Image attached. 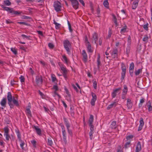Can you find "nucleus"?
Wrapping results in <instances>:
<instances>
[{"label": "nucleus", "mask_w": 152, "mask_h": 152, "mask_svg": "<svg viewBox=\"0 0 152 152\" xmlns=\"http://www.w3.org/2000/svg\"><path fill=\"white\" fill-rule=\"evenodd\" d=\"M91 96L92 98L91 100V104L92 106H94L95 105V103L97 99V96L94 93L92 92L91 93Z\"/></svg>", "instance_id": "0eeeda50"}, {"label": "nucleus", "mask_w": 152, "mask_h": 152, "mask_svg": "<svg viewBox=\"0 0 152 152\" xmlns=\"http://www.w3.org/2000/svg\"><path fill=\"white\" fill-rule=\"evenodd\" d=\"M4 4L5 6L10 5V0H6L4 1Z\"/></svg>", "instance_id": "c03bdc74"}, {"label": "nucleus", "mask_w": 152, "mask_h": 152, "mask_svg": "<svg viewBox=\"0 0 152 152\" xmlns=\"http://www.w3.org/2000/svg\"><path fill=\"white\" fill-rule=\"evenodd\" d=\"M25 11H17L14 10L12 8H10V13L12 14L13 15H20V14H25Z\"/></svg>", "instance_id": "39448f33"}, {"label": "nucleus", "mask_w": 152, "mask_h": 152, "mask_svg": "<svg viewBox=\"0 0 152 152\" xmlns=\"http://www.w3.org/2000/svg\"><path fill=\"white\" fill-rule=\"evenodd\" d=\"M82 54L83 57V60L84 63H86L88 60V56L85 50L82 51Z\"/></svg>", "instance_id": "9d476101"}, {"label": "nucleus", "mask_w": 152, "mask_h": 152, "mask_svg": "<svg viewBox=\"0 0 152 152\" xmlns=\"http://www.w3.org/2000/svg\"><path fill=\"white\" fill-rule=\"evenodd\" d=\"M7 99L6 98H3L1 100L0 104L2 106L5 107L6 105V102Z\"/></svg>", "instance_id": "b1692460"}, {"label": "nucleus", "mask_w": 152, "mask_h": 152, "mask_svg": "<svg viewBox=\"0 0 152 152\" xmlns=\"http://www.w3.org/2000/svg\"><path fill=\"white\" fill-rule=\"evenodd\" d=\"M116 122L115 121H113L112 122L110 127L112 129H115L116 128Z\"/></svg>", "instance_id": "c756f323"}, {"label": "nucleus", "mask_w": 152, "mask_h": 152, "mask_svg": "<svg viewBox=\"0 0 152 152\" xmlns=\"http://www.w3.org/2000/svg\"><path fill=\"white\" fill-rule=\"evenodd\" d=\"M146 106L148 108L149 111H152V106L151 105V103L150 101H149L147 103Z\"/></svg>", "instance_id": "5701e85b"}, {"label": "nucleus", "mask_w": 152, "mask_h": 152, "mask_svg": "<svg viewBox=\"0 0 152 152\" xmlns=\"http://www.w3.org/2000/svg\"><path fill=\"white\" fill-rule=\"evenodd\" d=\"M51 78L52 81L53 82H55L56 80V77L54 75H53L51 76Z\"/></svg>", "instance_id": "bf43d9fd"}, {"label": "nucleus", "mask_w": 152, "mask_h": 152, "mask_svg": "<svg viewBox=\"0 0 152 152\" xmlns=\"http://www.w3.org/2000/svg\"><path fill=\"white\" fill-rule=\"evenodd\" d=\"M48 142L49 145L50 146L52 145L53 144V142L51 138H49L48 139Z\"/></svg>", "instance_id": "e433bc0d"}, {"label": "nucleus", "mask_w": 152, "mask_h": 152, "mask_svg": "<svg viewBox=\"0 0 152 152\" xmlns=\"http://www.w3.org/2000/svg\"><path fill=\"white\" fill-rule=\"evenodd\" d=\"M142 73V69H140L137 70H135V73L136 75L137 76L139 75L140 73Z\"/></svg>", "instance_id": "f704fd0d"}, {"label": "nucleus", "mask_w": 152, "mask_h": 152, "mask_svg": "<svg viewBox=\"0 0 152 152\" xmlns=\"http://www.w3.org/2000/svg\"><path fill=\"white\" fill-rule=\"evenodd\" d=\"M16 132L18 138L20 139H21V136L19 131L17 130L16 131Z\"/></svg>", "instance_id": "09e8293b"}, {"label": "nucleus", "mask_w": 152, "mask_h": 152, "mask_svg": "<svg viewBox=\"0 0 152 152\" xmlns=\"http://www.w3.org/2000/svg\"><path fill=\"white\" fill-rule=\"evenodd\" d=\"M11 51L13 53L16 55L17 53V51L16 50L15 48H11Z\"/></svg>", "instance_id": "37998d69"}, {"label": "nucleus", "mask_w": 152, "mask_h": 152, "mask_svg": "<svg viewBox=\"0 0 152 152\" xmlns=\"http://www.w3.org/2000/svg\"><path fill=\"white\" fill-rule=\"evenodd\" d=\"M144 125L143 119L142 118H140V125L138 128V131H139L141 130Z\"/></svg>", "instance_id": "2eb2a0df"}, {"label": "nucleus", "mask_w": 152, "mask_h": 152, "mask_svg": "<svg viewBox=\"0 0 152 152\" xmlns=\"http://www.w3.org/2000/svg\"><path fill=\"white\" fill-rule=\"evenodd\" d=\"M128 91V88L126 85L124 86V88L122 90V93L127 94Z\"/></svg>", "instance_id": "2f4dec72"}, {"label": "nucleus", "mask_w": 152, "mask_h": 152, "mask_svg": "<svg viewBox=\"0 0 152 152\" xmlns=\"http://www.w3.org/2000/svg\"><path fill=\"white\" fill-rule=\"evenodd\" d=\"M38 92L39 94L41 96L42 98H44L45 97V96L40 91H38Z\"/></svg>", "instance_id": "864d4df0"}, {"label": "nucleus", "mask_w": 152, "mask_h": 152, "mask_svg": "<svg viewBox=\"0 0 152 152\" xmlns=\"http://www.w3.org/2000/svg\"><path fill=\"white\" fill-rule=\"evenodd\" d=\"M94 121V116L92 115H90L88 120L89 125L93 124Z\"/></svg>", "instance_id": "a878e982"}, {"label": "nucleus", "mask_w": 152, "mask_h": 152, "mask_svg": "<svg viewBox=\"0 0 152 152\" xmlns=\"http://www.w3.org/2000/svg\"><path fill=\"white\" fill-rule=\"evenodd\" d=\"M62 60L66 64H67L68 63L69 60L65 55L62 56Z\"/></svg>", "instance_id": "393cba45"}, {"label": "nucleus", "mask_w": 152, "mask_h": 152, "mask_svg": "<svg viewBox=\"0 0 152 152\" xmlns=\"http://www.w3.org/2000/svg\"><path fill=\"white\" fill-rule=\"evenodd\" d=\"M100 56L99 55L98 56L97 59V67L98 69L99 68V65L100 64Z\"/></svg>", "instance_id": "4c0bfd02"}, {"label": "nucleus", "mask_w": 152, "mask_h": 152, "mask_svg": "<svg viewBox=\"0 0 152 152\" xmlns=\"http://www.w3.org/2000/svg\"><path fill=\"white\" fill-rule=\"evenodd\" d=\"M103 4L104 6L107 7H108V2L107 0H106L104 1Z\"/></svg>", "instance_id": "3c124183"}, {"label": "nucleus", "mask_w": 152, "mask_h": 152, "mask_svg": "<svg viewBox=\"0 0 152 152\" xmlns=\"http://www.w3.org/2000/svg\"><path fill=\"white\" fill-rule=\"evenodd\" d=\"M117 103L115 102H112L111 104L108 105L107 107V110H110L113 107H115L117 105Z\"/></svg>", "instance_id": "6ab92c4d"}, {"label": "nucleus", "mask_w": 152, "mask_h": 152, "mask_svg": "<svg viewBox=\"0 0 152 152\" xmlns=\"http://www.w3.org/2000/svg\"><path fill=\"white\" fill-rule=\"evenodd\" d=\"M94 132L93 131H90L89 133L90 138L91 140H92L93 138V134Z\"/></svg>", "instance_id": "6e6d98bb"}, {"label": "nucleus", "mask_w": 152, "mask_h": 152, "mask_svg": "<svg viewBox=\"0 0 152 152\" xmlns=\"http://www.w3.org/2000/svg\"><path fill=\"white\" fill-rule=\"evenodd\" d=\"M64 121L66 126L67 128V130L69 129L70 128V125L68 121V120L66 119H65L64 120Z\"/></svg>", "instance_id": "7c9ffc66"}, {"label": "nucleus", "mask_w": 152, "mask_h": 152, "mask_svg": "<svg viewBox=\"0 0 152 152\" xmlns=\"http://www.w3.org/2000/svg\"><path fill=\"white\" fill-rule=\"evenodd\" d=\"M89 126H90V131H93L94 129V126L93 125V124H90L89 125Z\"/></svg>", "instance_id": "052dcab7"}, {"label": "nucleus", "mask_w": 152, "mask_h": 152, "mask_svg": "<svg viewBox=\"0 0 152 152\" xmlns=\"http://www.w3.org/2000/svg\"><path fill=\"white\" fill-rule=\"evenodd\" d=\"M148 39V37L147 35H145L143 38L142 40L143 41L147 42Z\"/></svg>", "instance_id": "79ce46f5"}, {"label": "nucleus", "mask_w": 152, "mask_h": 152, "mask_svg": "<svg viewBox=\"0 0 152 152\" xmlns=\"http://www.w3.org/2000/svg\"><path fill=\"white\" fill-rule=\"evenodd\" d=\"M141 150V143L138 142L136 145L135 152H139Z\"/></svg>", "instance_id": "dca6fc26"}, {"label": "nucleus", "mask_w": 152, "mask_h": 152, "mask_svg": "<svg viewBox=\"0 0 152 152\" xmlns=\"http://www.w3.org/2000/svg\"><path fill=\"white\" fill-rule=\"evenodd\" d=\"M31 142L32 144L33 147L34 148L36 147V141L35 140H32Z\"/></svg>", "instance_id": "a19ab883"}, {"label": "nucleus", "mask_w": 152, "mask_h": 152, "mask_svg": "<svg viewBox=\"0 0 152 152\" xmlns=\"http://www.w3.org/2000/svg\"><path fill=\"white\" fill-rule=\"evenodd\" d=\"M26 115L28 116L29 118H30L31 117V114L30 108H26Z\"/></svg>", "instance_id": "aec40b11"}, {"label": "nucleus", "mask_w": 152, "mask_h": 152, "mask_svg": "<svg viewBox=\"0 0 152 152\" xmlns=\"http://www.w3.org/2000/svg\"><path fill=\"white\" fill-rule=\"evenodd\" d=\"M53 95L54 97L56 96H57L59 98H60L61 97L58 94H55V93H54L53 92Z\"/></svg>", "instance_id": "774afa93"}, {"label": "nucleus", "mask_w": 152, "mask_h": 152, "mask_svg": "<svg viewBox=\"0 0 152 152\" xmlns=\"http://www.w3.org/2000/svg\"><path fill=\"white\" fill-rule=\"evenodd\" d=\"M12 103H13L14 105L17 106L19 105L17 98H15L14 97H12L10 94V108H12L13 107V105L11 104Z\"/></svg>", "instance_id": "f257e3e1"}, {"label": "nucleus", "mask_w": 152, "mask_h": 152, "mask_svg": "<svg viewBox=\"0 0 152 152\" xmlns=\"http://www.w3.org/2000/svg\"><path fill=\"white\" fill-rule=\"evenodd\" d=\"M98 35L96 33L94 32L92 35V42H94L96 44V42L98 40Z\"/></svg>", "instance_id": "1a4fd4ad"}, {"label": "nucleus", "mask_w": 152, "mask_h": 152, "mask_svg": "<svg viewBox=\"0 0 152 152\" xmlns=\"http://www.w3.org/2000/svg\"><path fill=\"white\" fill-rule=\"evenodd\" d=\"M58 65L60 66L61 70L63 72L64 76L65 77V75L66 74L67 72V70L66 68L64 65H62L61 63H59Z\"/></svg>", "instance_id": "423d86ee"}, {"label": "nucleus", "mask_w": 152, "mask_h": 152, "mask_svg": "<svg viewBox=\"0 0 152 152\" xmlns=\"http://www.w3.org/2000/svg\"><path fill=\"white\" fill-rule=\"evenodd\" d=\"M35 81L36 83L38 85L42 84V77L39 76L36 77Z\"/></svg>", "instance_id": "f3484780"}, {"label": "nucleus", "mask_w": 152, "mask_h": 152, "mask_svg": "<svg viewBox=\"0 0 152 152\" xmlns=\"http://www.w3.org/2000/svg\"><path fill=\"white\" fill-rule=\"evenodd\" d=\"M129 74H130V75L132 77L133 76V75L134 70L129 69Z\"/></svg>", "instance_id": "69168bd1"}, {"label": "nucleus", "mask_w": 152, "mask_h": 152, "mask_svg": "<svg viewBox=\"0 0 152 152\" xmlns=\"http://www.w3.org/2000/svg\"><path fill=\"white\" fill-rule=\"evenodd\" d=\"M53 7L55 10L56 12H58L61 11V3L58 1H56L54 2Z\"/></svg>", "instance_id": "f03ea898"}, {"label": "nucleus", "mask_w": 152, "mask_h": 152, "mask_svg": "<svg viewBox=\"0 0 152 152\" xmlns=\"http://www.w3.org/2000/svg\"><path fill=\"white\" fill-rule=\"evenodd\" d=\"M53 23L55 25V28L56 29H58L60 28L61 26L60 24L57 23L55 20H53Z\"/></svg>", "instance_id": "c85d7f7f"}, {"label": "nucleus", "mask_w": 152, "mask_h": 152, "mask_svg": "<svg viewBox=\"0 0 152 152\" xmlns=\"http://www.w3.org/2000/svg\"><path fill=\"white\" fill-rule=\"evenodd\" d=\"M62 134L63 135V138L64 142L65 143H66V131H62Z\"/></svg>", "instance_id": "4be33fe9"}, {"label": "nucleus", "mask_w": 152, "mask_h": 152, "mask_svg": "<svg viewBox=\"0 0 152 152\" xmlns=\"http://www.w3.org/2000/svg\"><path fill=\"white\" fill-rule=\"evenodd\" d=\"M130 143V142L129 141L127 142L125 144V145L124 146L126 148H127L128 147H129Z\"/></svg>", "instance_id": "603ef678"}, {"label": "nucleus", "mask_w": 152, "mask_h": 152, "mask_svg": "<svg viewBox=\"0 0 152 152\" xmlns=\"http://www.w3.org/2000/svg\"><path fill=\"white\" fill-rule=\"evenodd\" d=\"M21 36L22 37L23 39H25V38L26 39H28L29 38V37L28 36H27L26 35H25V34H22L21 35Z\"/></svg>", "instance_id": "0e129e2a"}, {"label": "nucleus", "mask_w": 152, "mask_h": 152, "mask_svg": "<svg viewBox=\"0 0 152 152\" xmlns=\"http://www.w3.org/2000/svg\"><path fill=\"white\" fill-rule=\"evenodd\" d=\"M148 24H145L143 25V28H144L146 30H148Z\"/></svg>", "instance_id": "338daca9"}, {"label": "nucleus", "mask_w": 152, "mask_h": 152, "mask_svg": "<svg viewBox=\"0 0 152 152\" xmlns=\"http://www.w3.org/2000/svg\"><path fill=\"white\" fill-rule=\"evenodd\" d=\"M121 89V88H116L113 90V92L112 93L111 96L112 98H115L117 94L118 93L119 91Z\"/></svg>", "instance_id": "f8f14e48"}, {"label": "nucleus", "mask_w": 152, "mask_h": 152, "mask_svg": "<svg viewBox=\"0 0 152 152\" xmlns=\"http://www.w3.org/2000/svg\"><path fill=\"white\" fill-rule=\"evenodd\" d=\"M64 48L67 52V53L69 54L70 52L69 47L71 45L67 39L64 40Z\"/></svg>", "instance_id": "7ed1b4c3"}, {"label": "nucleus", "mask_w": 152, "mask_h": 152, "mask_svg": "<svg viewBox=\"0 0 152 152\" xmlns=\"http://www.w3.org/2000/svg\"><path fill=\"white\" fill-rule=\"evenodd\" d=\"M127 94H124V93H122L121 94V98L123 99H125L126 97V96Z\"/></svg>", "instance_id": "e2e57ef3"}, {"label": "nucleus", "mask_w": 152, "mask_h": 152, "mask_svg": "<svg viewBox=\"0 0 152 152\" xmlns=\"http://www.w3.org/2000/svg\"><path fill=\"white\" fill-rule=\"evenodd\" d=\"M121 70H126V68L124 64L122 63H121Z\"/></svg>", "instance_id": "a18cd8bd"}, {"label": "nucleus", "mask_w": 152, "mask_h": 152, "mask_svg": "<svg viewBox=\"0 0 152 152\" xmlns=\"http://www.w3.org/2000/svg\"><path fill=\"white\" fill-rule=\"evenodd\" d=\"M140 0H131V1H133L132 4V9H135L137 7L138 3Z\"/></svg>", "instance_id": "ddd939ff"}, {"label": "nucleus", "mask_w": 152, "mask_h": 152, "mask_svg": "<svg viewBox=\"0 0 152 152\" xmlns=\"http://www.w3.org/2000/svg\"><path fill=\"white\" fill-rule=\"evenodd\" d=\"M118 50L117 49H114L111 53V56L113 58H116L118 56Z\"/></svg>", "instance_id": "4468645a"}, {"label": "nucleus", "mask_w": 152, "mask_h": 152, "mask_svg": "<svg viewBox=\"0 0 152 152\" xmlns=\"http://www.w3.org/2000/svg\"><path fill=\"white\" fill-rule=\"evenodd\" d=\"M1 7L3 9V10L7 11L8 12L10 11V8L6 7L4 5H1Z\"/></svg>", "instance_id": "473e14b6"}, {"label": "nucleus", "mask_w": 152, "mask_h": 152, "mask_svg": "<svg viewBox=\"0 0 152 152\" xmlns=\"http://www.w3.org/2000/svg\"><path fill=\"white\" fill-rule=\"evenodd\" d=\"M24 145V142L22 141H21L20 142V146L21 148L22 149H23L24 148L23 146Z\"/></svg>", "instance_id": "4d7b16f0"}, {"label": "nucleus", "mask_w": 152, "mask_h": 152, "mask_svg": "<svg viewBox=\"0 0 152 152\" xmlns=\"http://www.w3.org/2000/svg\"><path fill=\"white\" fill-rule=\"evenodd\" d=\"M97 82L96 81H94L93 82V86L94 89H96L97 88Z\"/></svg>", "instance_id": "5fc2aeb1"}, {"label": "nucleus", "mask_w": 152, "mask_h": 152, "mask_svg": "<svg viewBox=\"0 0 152 152\" xmlns=\"http://www.w3.org/2000/svg\"><path fill=\"white\" fill-rule=\"evenodd\" d=\"M20 81L21 83L24 82L25 81L24 77L23 76L21 75L19 77Z\"/></svg>", "instance_id": "49530a36"}, {"label": "nucleus", "mask_w": 152, "mask_h": 152, "mask_svg": "<svg viewBox=\"0 0 152 152\" xmlns=\"http://www.w3.org/2000/svg\"><path fill=\"white\" fill-rule=\"evenodd\" d=\"M53 89L54 91H58L59 90L58 87L56 85H54L53 86Z\"/></svg>", "instance_id": "de8ad7c7"}, {"label": "nucleus", "mask_w": 152, "mask_h": 152, "mask_svg": "<svg viewBox=\"0 0 152 152\" xmlns=\"http://www.w3.org/2000/svg\"><path fill=\"white\" fill-rule=\"evenodd\" d=\"M127 26H126L122 27V28L121 29L120 31V33L121 34H123L125 33L126 30Z\"/></svg>", "instance_id": "cd10ccee"}, {"label": "nucleus", "mask_w": 152, "mask_h": 152, "mask_svg": "<svg viewBox=\"0 0 152 152\" xmlns=\"http://www.w3.org/2000/svg\"><path fill=\"white\" fill-rule=\"evenodd\" d=\"M144 99H141L140 100V103L139 104V105L140 106V105L141 106L142 105V104L144 103Z\"/></svg>", "instance_id": "680f3d73"}, {"label": "nucleus", "mask_w": 152, "mask_h": 152, "mask_svg": "<svg viewBox=\"0 0 152 152\" xmlns=\"http://www.w3.org/2000/svg\"><path fill=\"white\" fill-rule=\"evenodd\" d=\"M113 20L114 23L116 26H118V24L117 22V18L114 15H112Z\"/></svg>", "instance_id": "72a5a7b5"}, {"label": "nucleus", "mask_w": 152, "mask_h": 152, "mask_svg": "<svg viewBox=\"0 0 152 152\" xmlns=\"http://www.w3.org/2000/svg\"><path fill=\"white\" fill-rule=\"evenodd\" d=\"M4 136L5 137L7 140L8 141L10 138V136L9 135V129L8 126L4 127Z\"/></svg>", "instance_id": "20e7f679"}, {"label": "nucleus", "mask_w": 152, "mask_h": 152, "mask_svg": "<svg viewBox=\"0 0 152 152\" xmlns=\"http://www.w3.org/2000/svg\"><path fill=\"white\" fill-rule=\"evenodd\" d=\"M127 42L128 46L130 47L131 44V37L129 36L128 37Z\"/></svg>", "instance_id": "c9c22d12"}, {"label": "nucleus", "mask_w": 152, "mask_h": 152, "mask_svg": "<svg viewBox=\"0 0 152 152\" xmlns=\"http://www.w3.org/2000/svg\"><path fill=\"white\" fill-rule=\"evenodd\" d=\"M85 42L87 46L88 51L89 52H92L93 50H92L91 46L87 38L86 39Z\"/></svg>", "instance_id": "6e6552de"}, {"label": "nucleus", "mask_w": 152, "mask_h": 152, "mask_svg": "<svg viewBox=\"0 0 152 152\" xmlns=\"http://www.w3.org/2000/svg\"><path fill=\"white\" fill-rule=\"evenodd\" d=\"M132 103L131 102L130 99H127V106L128 109H131L132 108Z\"/></svg>", "instance_id": "a211bd4d"}, {"label": "nucleus", "mask_w": 152, "mask_h": 152, "mask_svg": "<svg viewBox=\"0 0 152 152\" xmlns=\"http://www.w3.org/2000/svg\"><path fill=\"white\" fill-rule=\"evenodd\" d=\"M126 70H122L121 73V80H123L126 76Z\"/></svg>", "instance_id": "bb28decb"}, {"label": "nucleus", "mask_w": 152, "mask_h": 152, "mask_svg": "<svg viewBox=\"0 0 152 152\" xmlns=\"http://www.w3.org/2000/svg\"><path fill=\"white\" fill-rule=\"evenodd\" d=\"M73 7L75 9H77L78 7L79 3L77 0H72L71 1Z\"/></svg>", "instance_id": "9b49d317"}, {"label": "nucleus", "mask_w": 152, "mask_h": 152, "mask_svg": "<svg viewBox=\"0 0 152 152\" xmlns=\"http://www.w3.org/2000/svg\"><path fill=\"white\" fill-rule=\"evenodd\" d=\"M130 48L129 46H127L126 49V53L127 54H128L130 51Z\"/></svg>", "instance_id": "8fccbe9b"}, {"label": "nucleus", "mask_w": 152, "mask_h": 152, "mask_svg": "<svg viewBox=\"0 0 152 152\" xmlns=\"http://www.w3.org/2000/svg\"><path fill=\"white\" fill-rule=\"evenodd\" d=\"M33 128L35 129L37 134L39 135L41 134V131L40 129L39 128L38 126H34Z\"/></svg>", "instance_id": "412c9836"}, {"label": "nucleus", "mask_w": 152, "mask_h": 152, "mask_svg": "<svg viewBox=\"0 0 152 152\" xmlns=\"http://www.w3.org/2000/svg\"><path fill=\"white\" fill-rule=\"evenodd\" d=\"M112 33V31L111 29L109 28L108 30V35L107 37V38H109L111 36V35Z\"/></svg>", "instance_id": "58836bf2"}, {"label": "nucleus", "mask_w": 152, "mask_h": 152, "mask_svg": "<svg viewBox=\"0 0 152 152\" xmlns=\"http://www.w3.org/2000/svg\"><path fill=\"white\" fill-rule=\"evenodd\" d=\"M48 47L50 49H53L54 47V45L52 43H49L48 44Z\"/></svg>", "instance_id": "13d9d810"}, {"label": "nucleus", "mask_w": 152, "mask_h": 152, "mask_svg": "<svg viewBox=\"0 0 152 152\" xmlns=\"http://www.w3.org/2000/svg\"><path fill=\"white\" fill-rule=\"evenodd\" d=\"M134 64L133 62L131 63L129 65V69L134 70Z\"/></svg>", "instance_id": "ea45409f"}]
</instances>
